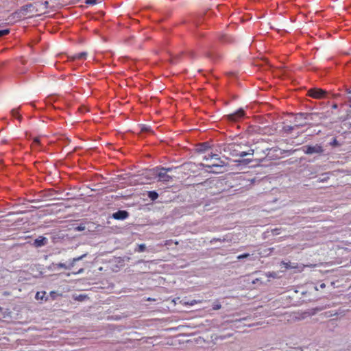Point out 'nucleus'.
Segmentation results:
<instances>
[{
    "mask_svg": "<svg viewBox=\"0 0 351 351\" xmlns=\"http://www.w3.org/2000/svg\"><path fill=\"white\" fill-rule=\"evenodd\" d=\"M240 145L236 143H230L225 146L223 151L232 156H239L243 158L247 155H253L254 150L250 149L248 152H241L239 150Z\"/></svg>",
    "mask_w": 351,
    "mask_h": 351,
    "instance_id": "nucleus-1",
    "label": "nucleus"
},
{
    "mask_svg": "<svg viewBox=\"0 0 351 351\" xmlns=\"http://www.w3.org/2000/svg\"><path fill=\"white\" fill-rule=\"evenodd\" d=\"M204 160L210 162L201 164V165L209 169L212 167H221L225 165V162L220 159L219 156L217 154L208 153L204 156Z\"/></svg>",
    "mask_w": 351,
    "mask_h": 351,
    "instance_id": "nucleus-2",
    "label": "nucleus"
},
{
    "mask_svg": "<svg viewBox=\"0 0 351 351\" xmlns=\"http://www.w3.org/2000/svg\"><path fill=\"white\" fill-rule=\"evenodd\" d=\"M171 170V168L161 167L158 169L157 177L158 178V181L162 182H168L172 180V177L167 174V173Z\"/></svg>",
    "mask_w": 351,
    "mask_h": 351,
    "instance_id": "nucleus-3",
    "label": "nucleus"
},
{
    "mask_svg": "<svg viewBox=\"0 0 351 351\" xmlns=\"http://www.w3.org/2000/svg\"><path fill=\"white\" fill-rule=\"evenodd\" d=\"M302 149L306 154H322L324 151L322 147L317 144L315 145H305Z\"/></svg>",
    "mask_w": 351,
    "mask_h": 351,
    "instance_id": "nucleus-4",
    "label": "nucleus"
},
{
    "mask_svg": "<svg viewBox=\"0 0 351 351\" xmlns=\"http://www.w3.org/2000/svg\"><path fill=\"white\" fill-rule=\"evenodd\" d=\"M327 92L321 88H311L308 90V95L314 99H323L326 96Z\"/></svg>",
    "mask_w": 351,
    "mask_h": 351,
    "instance_id": "nucleus-5",
    "label": "nucleus"
},
{
    "mask_svg": "<svg viewBox=\"0 0 351 351\" xmlns=\"http://www.w3.org/2000/svg\"><path fill=\"white\" fill-rule=\"evenodd\" d=\"M85 256H86V254H82V256H77V257H75V258H73L69 265H66V264L64 263H57L56 264V267H58V268H64V269H71V267H73L75 265V263L77 262V261H79L80 260H82L83 258H84Z\"/></svg>",
    "mask_w": 351,
    "mask_h": 351,
    "instance_id": "nucleus-6",
    "label": "nucleus"
},
{
    "mask_svg": "<svg viewBox=\"0 0 351 351\" xmlns=\"http://www.w3.org/2000/svg\"><path fill=\"white\" fill-rule=\"evenodd\" d=\"M245 116V112L242 108L239 109L236 112L227 115L228 120L233 122L239 121Z\"/></svg>",
    "mask_w": 351,
    "mask_h": 351,
    "instance_id": "nucleus-7",
    "label": "nucleus"
},
{
    "mask_svg": "<svg viewBox=\"0 0 351 351\" xmlns=\"http://www.w3.org/2000/svg\"><path fill=\"white\" fill-rule=\"evenodd\" d=\"M281 265L283 266V267L285 269H297L300 271H303L304 268L305 267V266L302 264L300 265L298 263H291L290 261H289V262L282 261Z\"/></svg>",
    "mask_w": 351,
    "mask_h": 351,
    "instance_id": "nucleus-8",
    "label": "nucleus"
},
{
    "mask_svg": "<svg viewBox=\"0 0 351 351\" xmlns=\"http://www.w3.org/2000/svg\"><path fill=\"white\" fill-rule=\"evenodd\" d=\"M128 216L129 214L126 210H118L112 215L113 218L117 220H123Z\"/></svg>",
    "mask_w": 351,
    "mask_h": 351,
    "instance_id": "nucleus-9",
    "label": "nucleus"
},
{
    "mask_svg": "<svg viewBox=\"0 0 351 351\" xmlns=\"http://www.w3.org/2000/svg\"><path fill=\"white\" fill-rule=\"evenodd\" d=\"M35 298L37 300H44L47 301L49 298L46 296V291H38L35 295Z\"/></svg>",
    "mask_w": 351,
    "mask_h": 351,
    "instance_id": "nucleus-10",
    "label": "nucleus"
},
{
    "mask_svg": "<svg viewBox=\"0 0 351 351\" xmlns=\"http://www.w3.org/2000/svg\"><path fill=\"white\" fill-rule=\"evenodd\" d=\"M87 57V53L86 52H81L78 53L74 54L73 56L71 57L72 60H85Z\"/></svg>",
    "mask_w": 351,
    "mask_h": 351,
    "instance_id": "nucleus-11",
    "label": "nucleus"
},
{
    "mask_svg": "<svg viewBox=\"0 0 351 351\" xmlns=\"http://www.w3.org/2000/svg\"><path fill=\"white\" fill-rule=\"evenodd\" d=\"M148 197L151 200L154 201L158 198V194L157 193V192H156L154 191H149Z\"/></svg>",
    "mask_w": 351,
    "mask_h": 351,
    "instance_id": "nucleus-12",
    "label": "nucleus"
},
{
    "mask_svg": "<svg viewBox=\"0 0 351 351\" xmlns=\"http://www.w3.org/2000/svg\"><path fill=\"white\" fill-rule=\"evenodd\" d=\"M12 115L19 119V121L21 119V116L19 113V110L17 109H13L11 112Z\"/></svg>",
    "mask_w": 351,
    "mask_h": 351,
    "instance_id": "nucleus-13",
    "label": "nucleus"
},
{
    "mask_svg": "<svg viewBox=\"0 0 351 351\" xmlns=\"http://www.w3.org/2000/svg\"><path fill=\"white\" fill-rule=\"evenodd\" d=\"M49 296L51 297V298L53 300H56V298L58 296H62V294L61 293H58L56 291H51L50 293H49Z\"/></svg>",
    "mask_w": 351,
    "mask_h": 351,
    "instance_id": "nucleus-14",
    "label": "nucleus"
},
{
    "mask_svg": "<svg viewBox=\"0 0 351 351\" xmlns=\"http://www.w3.org/2000/svg\"><path fill=\"white\" fill-rule=\"evenodd\" d=\"M221 308V305L219 302L216 301L213 304V310H219Z\"/></svg>",
    "mask_w": 351,
    "mask_h": 351,
    "instance_id": "nucleus-15",
    "label": "nucleus"
},
{
    "mask_svg": "<svg viewBox=\"0 0 351 351\" xmlns=\"http://www.w3.org/2000/svg\"><path fill=\"white\" fill-rule=\"evenodd\" d=\"M10 33V30L8 29L0 30V37L5 36Z\"/></svg>",
    "mask_w": 351,
    "mask_h": 351,
    "instance_id": "nucleus-16",
    "label": "nucleus"
},
{
    "mask_svg": "<svg viewBox=\"0 0 351 351\" xmlns=\"http://www.w3.org/2000/svg\"><path fill=\"white\" fill-rule=\"evenodd\" d=\"M220 39L222 42H224V43L232 41V39L228 37L227 36H223L221 37Z\"/></svg>",
    "mask_w": 351,
    "mask_h": 351,
    "instance_id": "nucleus-17",
    "label": "nucleus"
},
{
    "mask_svg": "<svg viewBox=\"0 0 351 351\" xmlns=\"http://www.w3.org/2000/svg\"><path fill=\"white\" fill-rule=\"evenodd\" d=\"M250 256V254L248 253H245V254H240L237 256V259L240 260V259H243V258H247Z\"/></svg>",
    "mask_w": 351,
    "mask_h": 351,
    "instance_id": "nucleus-18",
    "label": "nucleus"
},
{
    "mask_svg": "<svg viewBox=\"0 0 351 351\" xmlns=\"http://www.w3.org/2000/svg\"><path fill=\"white\" fill-rule=\"evenodd\" d=\"M40 138L39 137H36V138H34L33 144L34 145H40Z\"/></svg>",
    "mask_w": 351,
    "mask_h": 351,
    "instance_id": "nucleus-19",
    "label": "nucleus"
},
{
    "mask_svg": "<svg viewBox=\"0 0 351 351\" xmlns=\"http://www.w3.org/2000/svg\"><path fill=\"white\" fill-rule=\"evenodd\" d=\"M86 298V295H80L75 298V300H77L78 301H83Z\"/></svg>",
    "mask_w": 351,
    "mask_h": 351,
    "instance_id": "nucleus-20",
    "label": "nucleus"
},
{
    "mask_svg": "<svg viewBox=\"0 0 351 351\" xmlns=\"http://www.w3.org/2000/svg\"><path fill=\"white\" fill-rule=\"evenodd\" d=\"M145 245L144 244H141L138 245V251L139 252H142L145 251Z\"/></svg>",
    "mask_w": 351,
    "mask_h": 351,
    "instance_id": "nucleus-21",
    "label": "nucleus"
},
{
    "mask_svg": "<svg viewBox=\"0 0 351 351\" xmlns=\"http://www.w3.org/2000/svg\"><path fill=\"white\" fill-rule=\"evenodd\" d=\"M85 3L86 4L94 5V4H95L97 3V0H86Z\"/></svg>",
    "mask_w": 351,
    "mask_h": 351,
    "instance_id": "nucleus-22",
    "label": "nucleus"
},
{
    "mask_svg": "<svg viewBox=\"0 0 351 351\" xmlns=\"http://www.w3.org/2000/svg\"><path fill=\"white\" fill-rule=\"evenodd\" d=\"M150 130V128L149 126H145L144 125L142 128H141V132H149Z\"/></svg>",
    "mask_w": 351,
    "mask_h": 351,
    "instance_id": "nucleus-23",
    "label": "nucleus"
},
{
    "mask_svg": "<svg viewBox=\"0 0 351 351\" xmlns=\"http://www.w3.org/2000/svg\"><path fill=\"white\" fill-rule=\"evenodd\" d=\"M41 4L43 5L44 8H47L48 5H49V1H42Z\"/></svg>",
    "mask_w": 351,
    "mask_h": 351,
    "instance_id": "nucleus-24",
    "label": "nucleus"
},
{
    "mask_svg": "<svg viewBox=\"0 0 351 351\" xmlns=\"http://www.w3.org/2000/svg\"><path fill=\"white\" fill-rule=\"evenodd\" d=\"M206 144H207L206 143H205L202 144V145H201L202 148H201L199 150H200V151H204V150H206V149L208 147V146H207V145H206Z\"/></svg>",
    "mask_w": 351,
    "mask_h": 351,
    "instance_id": "nucleus-25",
    "label": "nucleus"
},
{
    "mask_svg": "<svg viewBox=\"0 0 351 351\" xmlns=\"http://www.w3.org/2000/svg\"><path fill=\"white\" fill-rule=\"evenodd\" d=\"M286 131H291L293 130V127L292 126H286L284 128Z\"/></svg>",
    "mask_w": 351,
    "mask_h": 351,
    "instance_id": "nucleus-26",
    "label": "nucleus"
},
{
    "mask_svg": "<svg viewBox=\"0 0 351 351\" xmlns=\"http://www.w3.org/2000/svg\"><path fill=\"white\" fill-rule=\"evenodd\" d=\"M84 272V269L81 268L77 272L74 273L75 274H82Z\"/></svg>",
    "mask_w": 351,
    "mask_h": 351,
    "instance_id": "nucleus-27",
    "label": "nucleus"
},
{
    "mask_svg": "<svg viewBox=\"0 0 351 351\" xmlns=\"http://www.w3.org/2000/svg\"><path fill=\"white\" fill-rule=\"evenodd\" d=\"M36 242L38 243V246H40V245H43V241H38V240H36Z\"/></svg>",
    "mask_w": 351,
    "mask_h": 351,
    "instance_id": "nucleus-28",
    "label": "nucleus"
},
{
    "mask_svg": "<svg viewBox=\"0 0 351 351\" xmlns=\"http://www.w3.org/2000/svg\"><path fill=\"white\" fill-rule=\"evenodd\" d=\"M198 302H197V301H195V300H193V301H192V302H191V305H193V304H197V303H198Z\"/></svg>",
    "mask_w": 351,
    "mask_h": 351,
    "instance_id": "nucleus-29",
    "label": "nucleus"
},
{
    "mask_svg": "<svg viewBox=\"0 0 351 351\" xmlns=\"http://www.w3.org/2000/svg\"><path fill=\"white\" fill-rule=\"evenodd\" d=\"M304 125H305V123H304V124H300V125H297L296 126H297V127H300V126H304Z\"/></svg>",
    "mask_w": 351,
    "mask_h": 351,
    "instance_id": "nucleus-30",
    "label": "nucleus"
},
{
    "mask_svg": "<svg viewBox=\"0 0 351 351\" xmlns=\"http://www.w3.org/2000/svg\"><path fill=\"white\" fill-rule=\"evenodd\" d=\"M213 162H218V161L216 159H213Z\"/></svg>",
    "mask_w": 351,
    "mask_h": 351,
    "instance_id": "nucleus-31",
    "label": "nucleus"
},
{
    "mask_svg": "<svg viewBox=\"0 0 351 351\" xmlns=\"http://www.w3.org/2000/svg\"><path fill=\"white\" fill-rule=\"evenodd\" d=\"M321 287H322V288L325 287V285H324V283H323V284H322V285H321Z\"/></svg>",
    "mask_w": 351,
    "mask_h": 351,
    "instance_id": "nucleus-32",
    "label": "nucleus"
},
{
    "mask_svg": "<svg viewBox=\"0 0 351 351\" xmlns=\"http://www.w3.org/2000/svg\"><path fill=\"white\" fill-rule=\"evenodd\" d=\"M348 93L351 94V89L349 90V92H348Z\"/></svg>",
    "mask_w": 351,
    "mask_h": 351,
    "instance_id": "nucleus-33",
    "label": "nucleus"
}]
</instances>
